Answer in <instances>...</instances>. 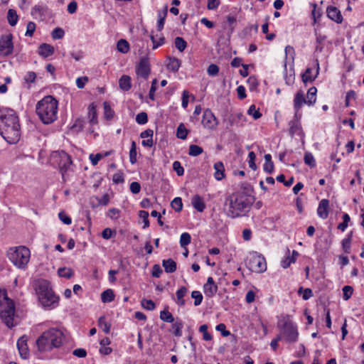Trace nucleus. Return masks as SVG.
<instances>
[{
    "label": "nucleus",
    "instance_id": "1",
    "mask_svg": "<svg viewBox=\"0 0 364 364\" xmlns=\"http://www.w3.org/2000/svg\"><path fill=\"white\" fill-rule=\"evenodd\" d=\"M254 203V197L245 191H236L226 197L227 215L232 218L245 216Z\"/></svg>",
    "mask_w": 364,
    "mask_h": 364
},
{
    "label": "nucleus",
    "instance_id": "2",
    "mask_svg": "<svg viewBox=\"0 0 364 364\" xmlns=\"http://www.w3.org/2000/svg\"><path fill=\"white\" fill-rule=\"evenodd\" d=\"M0 134L9 144H16L19 141V120L13 109H0Z\"/></svg>",
    "mask_w": 364,
    "mask_h": 364
},
{
    "label": "nucleus",
    "instance_id": "3",
    "mask_svg": "<svg viewBox=\"0 0 364 364\" xmlns=\"http://www.w3.org/2000/svg\"><path fill=\"white\" fill-rule=\"evenodd\" d=\"M58 101L51 95H47L36 105V113L43 124H50L57 119Z\"/></svg>",
    "mask_w": 364,
    "mask_h": 364
},
{
    "label": "nucleus",
    "instance_id": "4",
    "mask_svg": "<svg viewBox=\"0 0 364 364\" xmlns=\"http://www.w3.org/2000/svg\"><path fill=\"white\" fill-rule=\"evenodd\" d=\"M63 333L55 328L44 331L36 341L38 350L41 352L50 351L54 348H59L63 343Z\"/></svg>",
    "mask_w": 364,
    "mask_h": 364
},
{
    "label": "nucleus",
    "instance_id": "5",
    "mask_svg": "<svg viewBox=\"0 0 364 364\" xmlns=\"http://www.w3.org/2000/svg\"><path fill=\"white\" fill-rule=\"evenodd\" d=\"M1 296L3 300H0V317L6 326L11 328L17 324L14 321L15 304L13 300L8 297L6 290L0 291V297Z\"/></svg>",
    "mask_w": 364,
    "mask_h": 364
},
{
    "label": "nucleus",
    "instance_id": "6",
    "mask_svg": "<svg viewBox=\"0 0 364 364\" xmlns=\"http://www.w3.org/2000/svg\"><path fill=\"white\" fill-rule=\"evenodd\" d=\"M7 257L14 266L23 269L30 260L31 252L25 246L14 247L8 250Z\"/></svg>",
    "mask_w": 364,
    "mask_h": 364
},
{
    "label": "nucleus",
    "instance_id": "7",
    "mask_svg": "<svg viewBox=\"0 0 364 364\" xmlns=\"http://www.w3.org/2000/svg\"><path fill=\"white\" fill-rule=\"evenodd\" d=\"M277 327L287 343H295L299 336L296 325L290 319H284L278 322Z\"/></svg>",
    "mask_w": 364,
    "mask_h": 364
},
{
    "label": "nucleus",
    "instance_id": "8",
    "mask_svg": "<svg viewBox=\"0 0 364 364\" xmlns=\"http://www.w3.org/2000/svg\"><path fill=\"white\" fill-rule=\"evenodd\" d=\"M245 264L247 267L252 272L262 273L267 270L265 258L256 252L250 253Z\"/></svg>",
    "mask_w": 364,
    "mask_h": 364
},
{
    "label": "nucleus",
    "instance_id": "9",
    "mask_svg": "<svg viewBox=\"0 0 364 364\" xmlns=\"http://www.w3.org/2000/svg\"><path fill=\"white\" fill-rule=\"evenodd\" d=\"M223 124L226 130L242 127L246 122V117L241 112L226 113L223 115Z\"/></svg>",
    "mask_w": 364,
    "mask_h": 364
},
{
    "label": "nucleus",
    "instance_id": "10",
    "mask_svg": "<svg viewBox=\"0 0 364 364\" xmlns=\"http://www.w3.org/2000/svg\"><path fill=\"white\" fill-rule=\"evenodd\" d=\"M53 159L58 164L62 176L64 177L65 173L68 171L72 164L70 156L64 151H57L53 154Z\"/></svg>",
    "mask_w": 364,
    "mask_h": 364
},
{
    "label": "nucleus",
    "instance_id": "11",
    "mask_svg": "<svg viewBox=\"0 0 364 364\" xmlns=\"http://www.w3.org/2000/svg\"><path fill=\"white\" fill-rule=\"evenodd\" d=\"M39 299L44 306H50L56 301L57 297L55 296L53 291L50 289H48L46 285L40 284Z\"/></svg>",
    "mask_w": 364,
    "mask_h": 364
},
{
    "label": "nucleus",
    "instance_id": "12",
    "mask_svg": "<svg viewBox=\"0 0 364 364\" xmlns=\"http://www.w3.org/2000/svg\"><path fill=\"white\" fill-rule=\"evenodd\" d=\"M136 73L144 80L148 79L151 73V67L147 56H143L140 58V61L136 67Z\"/></svg>",
    "mask_w": 364,
    "mask_h": 364
},
{
    "label": "nucleus",
    "instance_id": "13",
    "mask_svg": "<svg viewBox=\"0 0 364 364\" xmlns=\"http://www.w3.org/2000/svg\"><path fill=\"white\" fill-rule=\"evenodd\" d=\"M12 35L2 36L0 38V55L8 56L13 52Z\"/></svg>",
    "mask_w": 364,
    "mask_h": 364
},
{
    "label": "nucleus",
    "instance_id": "14",
    "mask_svg": "<svg viewBox=\"0 0 364 364\" xmlns=\"http://www.w3.org/2000/svg\"><path fill=\"white\" fill-rule=\"evenodd\" d=\"M218 122L213 113L208 109L203 112L202 124L204 127L210 129H215Z\"/></svg>",
    "mask_w": 364,
    "mask_h": 364
},
{
    "label": "nucleus",
    "instance_id": "15",
    "mask_svg": "<svg viewBox=\"0 0 364 364\" xmlns=\"http://www.w3.org/2000/svg\"><path fill=\"white\" fill-rule=\"evenodd\" d=\"M27 341L28 338L26 336H21L17 341V348L19 354L23 359H27L30 355Z\"/></svg>",
    "mask_w": 364,
    "mask_h": 364
},
{
    "label": "nucleus",
    "instance_id": "16",
    "mask_svg": "<svg viewBox=\"0 0 364 364\" xmlns=\"http://www.w3.org/2000/svg\"><path fill=\"white\" fill-rule=\"evenodd\" d=\"M289 133L291 136L296 134L301 137V139L303 140L304 137V133L302 130L301 124L298 119H295L294 120H291L289 122Z\"/></svg>",
    "mask_w": 364,
    "mask_h": 364
},
{
    "label": "nucleus",
    "instance_id": "17",
    "mask_svg": "<svg viewBox=\"0 0 364 364\" xmlns=\"http://www.w3.org/2000/svg\"><path fill=\"white\" fill-rule=\"evenodd\" d=\"M328 17L332 21L340 23L343 21V16L338 9L335 6H328L326 9Z\"/></svg>",
    "mask_w": 364,
    "mask_h": 364
},
{
    "label": "nucleus",
    "instance_id": "18",
    "mask_svg": "<svg viewBox=\"0 0 364 364\" xmlns=\"http://www.w3.org/2000/svg\"><path fill=\"white\" fill-rule=\"evenodd\" d=\"M329 210V200L327 199H322L317 209L318 215L322 219H326L328 216Z\"/></svg>",
    "mask_w": 364,
    "mask_h": 364
},
{
    "label": "nucleus",
    "instance_id": "19",
    "mask_svg": "<svg viewBox=\"0 0 364 364\" xmlns=\"http://www.w3.org/2000/svg\"><path fill=\"white\" fill-rule=\"evenodd\" d=\"M316 71L314 75H312V69L310 68H307L305 70V72L301 75V80L304 83H306L308 82H313L316 80L317 77L318 73H319V64L318 63V60H316Z\"/></svg>",
    "mask_w": 364,
    "mask_h": 364
},
{
    "label": "nucleus",
    "instance_id": "20",
    "mask_svg": "<svg viewBox=\"0 0 364 364\" xmlns=\"http://www.w3.org/2000/svg\"><path fill=\"white\" fill-rule=\"evenodd\" d=\"M304 104H306V99L304 97L303 92L300 90L296 92L294 99V108L296 111L295 117H296L297 112Z\"/></svg>",
    "mask_w": 364,
    "mask_h": 364
},
{
    "label": "nucleus",
    "instance_id": "21",
    "mask_svg": "<svg viewBox=\"0 0 364 364\" xmlns=\"http://www.w3.org/2000/svg\"><path fill=\"white\" fill-rule=\"evenodd\" d=\"M54 52L53 46L50 44L42 43L38 47V54L44 58L51 56Z\"/></svg>",
    "mask_w": 364,
    "mask_h": 364
},
{
    "label": "nucleus",
    "instance_id": "22",
    "mask_svg": "<svg viewBox=\"0 0 364 364\" xmlns=\"http://www.w3.org/2000/svg\"><path fill=\"white\" fill-rule=\"evenodd\" d=\"M191 204L198 212H203L205 208V204L201 196L196 194L191 199Z\"/></svg>",
    "mask_w": 364,
    "mask_h": 364
},
{
    "label": "nucleus",
    "instance_id": "23",
    "mask_svg": "<svg viewBox=\"0 0 364 364\" xmlns=\"http://www.w3.org/2000/svg\"><path fill=\"white\" fill-rule=\"evenodd\" d=\"M214 169L215 170V172L214 173V176L216 180L220 181L225 177L224 171H225V167L221 161H218L214 164Z\"/></svg>",
    "mask_w": 364,
    "mask_h": 364
},
{
    "label": "nucleus",
    "instance_id": "24",
    "mask_svg": "<svg viewBox=\"0 0 364 364\" xmlns=\"http://www.w3.org/2000/svg\"><path fill=\"white\" fill-rule=\"evenodd\" d=\"M119 86L124 91L129 90L132 87L131 77L129 75H123L119 80Z\"/></svg>",
    "mask_w": 364,
    "mask_h": 364
},
{
    "label": "nucleus",
    "instance_id": "25",
    "mask_svg": "<svg viewBox=\"0 0 364 364\" xmlns=\"http://www.w3.org/2000/svg\"><path fill=\"white\" fill-rule=\"evenodd\" d=\"M162 265L166 273H173L176 270V262L172 259H164L162 261Z\"/></svg>",
    "mask_w": 364,
    "mask_h": 364
},
{
    "label": "nucleus",
    "instance_id": "26",
    "mask_svg": "<svg viewBox=\"0 0 364 364\" xmlns=\"http://www.w3.org/2000/svg\"><path fill=\"white\" fill-rule=\"evenodd\" d=\"M317 89L316 87H311L309 89L306 95V104L309 106L313 105L316 100Z\"/></svg>",
    "mask_w": 364,
    "mask_h": 364
},
{
    "label": "nucleus",
    "instance_id": "27",
    "mask_svg": "<svg viewBox=\"0 0 364 364\" xmlns=\"http://www.w3.org/2000/svg\"><path fill=\"white\" fill-rule=\"evenodd\" d=\"M101 299L103 303H109L114 299V291L111 289H106L101 294Z\"/></svg>",
    "mask_w": 364,
    "mask_h": 364
},
{
    "label": "nucleus",
    "instance_id": "28",
    "mask_svg": "<svg viewBox=\"0 0 364 364\" xmlns=\"http://www.w3.org/2000/svg\"><path fill=\"white\" fill-rule=\"evenodd\" d=\"M181 66V61L176 58H169L167 68L173 72H177Z\"/></svg>",
    "mask_w": 364,
    "mask_h": 364
},
{
    "label": "nucleus",
    "instance_id": "29",
    "mask_svg": "<svg viewBox=\"0 0 364 364\" xmlns=\"http://www.w3.org/2000/svg\"><path fill=\"white\" fill-rule=\"evenodd\" d=\"M117 50L122 53H127L129 50V44L127 41L120 39L117 44Z\"/></svg>",
    "mask_w": 364,
    "mask_h": 364
},
{
    "label": "nucleus",
    "instance_id": "30",
    "mask_svg": "<svg viewBox=\"0 0 364 364\" xmlns=\"http://www.w3.org/2000/svg\"><path fill=\"white\" fill-rule=\"evenodd\" d=\"M7 19H8L9 23L11 26H14L17 23L18 16L16 14V11L14 9H11L8 11Z\"/></svg>",
    "mask_w": 364,
    "mask_h": 364
},
{
    "label": "nucleus",
    "instance_id": "31",
    "mask_svg": "<svg viewBox=\"0 0 364 364\" xmlns=\"http://www.w3.org/2000/svg\"><path fill=\"white\" fill-rule=\"evenodd\" d=\"M204 293L208 297H212L215 295L218 291V286L216 284L208 285L204 284L203 286Z\"/></svg>",
    "mask_w": 364,
    "mask_h": 364
},
{
    "label": "nucleus",
    "instance_id": "32",
    "mask_svg": "<svg viewBox=\"0 0 364 364\" xmlns=\"http://www.w3.org/2000/svg\"><path fill=\"white\" fill-rule=\"evenodd\" d=\"M160 318L167 323H173L174 321L173 316L168 311L167 308L161 311Z\"/></svg>",
    "mask_w": 364,
    "mask_h": 364
},
{
    "label": "nucleus",
    "instance_id": "33",
    "mask_svg": "<svg viewBox=\"0 0 364 364\" xmlns=\"http://www.w3.org/2000/svg\"><path fill=\"white\" fill-rule=\"evenodd\" d=\"M98 326L102 328L105 333H109L110 332L111 325L105 321V317L104 316L99 318Z\"/></svg>",
    "mask_w": 364,
    "mask_h": 364
},
{
    "label": "nucleus",
    "instance_id": "34",
    "mask_svg": "<svg viewBox=\"0 0 364 364\" xmlns=\"http://www.w3.org/2000/svg\"><path fill=\"white\" fill-rule=\"evenodd\" d=\"M188 134V130L183 124H180L177 128L176 136L181 139H186Z\"/></svg>",
    "mask_w": 364,
    "mask_h": 364
},
{
    "label": "nucleus",
    "instance_id": "35",
    "mask_svg": "<svg viewBox=\"0 0 364 364\" xmlns=\"http://www.w3.org/2000/svg\"><path fill=\"white\" fill-rule=\"evenodd\" d=\"M136 155H137L136 144L135 141H132V144H131V149L129 151V161L132 164H134L136 162V161H137Z\"/></svg>",
    "mask_w": 364,
    "mask_h": 364
},
{
    "label": "nucleus",
    "instance_id": "36",
    "mask_svg": "<svg viewBox=\"0 0 364 364\" xmlns=\"http://www.w3.org/2000/svg\"><path fill=\"white\" fill-rule=\"evenodd\" d=\"M174 43L176 48L180 52H183L187 47V43L182 37H176L174 40Z\"/></svg>",
    "mask_w": 364,
    "mask_h": 364
},
{
    "label": "nucleus",
    "instance_id": "37",
    "mask_svg": "<svg viewBox=\"0 0 364 364\" xmlns=\"http://www.w3.org/2000/svg\"><path fill=\"white\" fill-rule=\"evenodd\" d=\"M203 152V149L202 147L196 145L191 144L189 146L188 154L191 156H197L201 154Z\"/></svg>",
    "mask_w": 364,
    "mask_h": 364
},
{
    "label": "nucleus",
    "instance_id": "38",
    "mask_svg": "<svg viewBox=\"0 0 364 364\" xmlns=\"http://www.w3.org/2000/svg\"><path fill=\"white\" fill-rule=\"evenodd\" d=\"M183 327V324L181 321H177L175 323L173 322L172 328L173 330V333L176 336H181Z\"/></svg>",
    "mask_w": 364,
    "mask_h": 364
},
{
    "label": "nucleus",
    "instance_id": "39",
    "mask_svg": "<svg viewBox=\"0 0 364 364\" xmlns=\"http://www.w3.org/2000/svg\"><path fill=\"white\" fill-rule=\"evenodd\" d=\"M58 274L60 277L70 279L73 275V271L70 268L60 267L58 270Z\"/></svg>",
    "mask_w": 364,
    "mask_h": 364
},
{
    "label": "nucleus",
    "instance_id": "40",
    "mask_svg": "<svg viewBox=\"0 0 364 364\" xmlns=\"http://www.w3.org/2000/svg\"><path fill=\"white\" fill-rule=\"evenodd\" d=\"M288 255L282 260L281 262V266L284 269H287L289 267L292 263H294L296 262V257H290L289 255V250H287Z\"/></svg>",
    "mask_w": 364,
    "mask_h": 364
},
{
    "label": "nucleus",
    "instance_id": "41",
    "mask_svg": "<svg viewBox=\"0 0 364 364\" xmlns=\"http://www.w3.org/2000/svg\"><path fill=\"white\" fill-rule=\"evenodd\" d=\"M171 206L175 211L179 213L182 210L183 203L182 199L180 197L175 198L171 203Z\"/></svg>",
    "mask_w": 364,
    "mask_h": 364
},
{
    "label": "nucleus",
    "instance_id": "42",
    "mask_svg": "<svg viewBox=\"0 0 364 364\" xmlns=\"http://www.w3.org/2000/svg\"><path fill=\"white\" fill-rule=\"evenodd\" d=\"M304 163L310 167L313 168L316 166V161L311 153L306 151L304 154Z\"/></svg>",
    "mask_w": 364,
    "mask_h": 364
},
{
    "label": "nucleus",
    "instance_id": "43",
    "mask_svg": "<svg viewBox=\"0 0 364 364\" xmlns=\"http://www.w3.org/2000/svg\"><path fill=\"white\" fill-rule=\"evenodd\" d=\"M167 13H168V6L166 5L163 9V17H161L160 18H159L158 20V23H157V28H158V31H161L164 28V23H165V18L167 16Z\"/></svg>",
    "mask_w": 364,
    "mask_h": 364
},
{
    "label": "nucleus",
    "instance_id": "44",
    "mask_svg": "<svg viewBox=\"0 0 364 364\" xmlns=\"http://www.w3.org/2000/svg\"><path fill=\"white\" fill-rule=\"evenodd\" d=\"M141 305L143 308L149 311H152L156 308L155 303L151 299H143L141 301Z\"/></svg>",
    "mask_w": 364,
    "mask_h": 364
},
{
    "label": "nucleus",
    "instance_id": "45",
    "mask_svg": "<svg viewBox=\"0 0 364 364\" xmlns=\"http://www.w3.org/2000/svg\"><path fill=\"white\" fill-rule=\"evenodd\" d=\"M191 237L189 233H182L180 237V245L182 247H185L191 243Z\"/></svg>",
    "mask_w": 364,
    "mask_h": 364
},
{
    "label": "nucleus",
    "instance_id": "46",
    "mask_svg": "<svg viewBox=\"0 0 364 364\" xmlns=\"http://www.w3.org/2000/svg\"><path fill=\"white\" fill-rule=\"evenodd\" d=\"M199 331L203 333V339L204 341H211L213 337L208 331V326L206 324L201 325L199 327Z\"/></svg>",
    "mask_w": 364,
    "mask_h": 364
},
{
    "label": "nucleus",
    "instance_id": "47",
    "mask_svg": "<svg viewBox=\"0 0 364 364\" xmlns=\"http://www.w3.org/2000/svg\"><path fill=\"white\" fill-rule=\"evenodd\" d=\"M247 114L249 115H252L255 119H258L261 117L262 114L259 112V109H256V106L255 105H252L248 110Z\"/></svg>",
    "mask_w": 364,
    "mask_h": 364
},
{
    "label": "nucleus",
    "instance_id": "48",
    "mask_svg": "<svg viewBox=\"0 0 364 364\" xmlns=\"http://www.w3.org/2000/svg\"><path fill=\"white\" fill-rule=\"evenodd\" d=\"M301 293L304 300H308L313 296L312 290L309 288L303 289V287H300L298 290V294H301Z\"/></svg>",
    "mask_w": 364,
    "mask_h": 364
},
{
    "label": "nucleus",
    "instance_id": "49",
    "mask_svg": "<svg viewBox=\"0 0 364 364\" xmlns=\"http://www.w3.org/2000/svg\"><path fill=\"white\" fill-rule=\"evenodd\" d=\"M191 297L194 299V305L199 306L203 301V295L199 291H193Z\"/></svg>",
    "mask_w": 364,
    "mask_h": 364
},
{
    "label": "nucleus",
    "instance_id": "50",
    "mask_svg": "<svg viewBox=\"0 0 364 364\" xmlns=\"http://www.w3.org/2000/svg\"><path fill=\"white\" fill-rule=\"evenodd\" d=\"M84 124H85L84 119H80V118L77 119L75 120V123L73 124V125L72 126L71 129L76 132H79L82 130Z\"/></svg>",
    "mask_w": 364,
    "mask_h": 364
},
{
    "label": "nucleus",
    "instance_id": "51",
    "mask_svg": "<svg viewBox=\"0 0 364 364\" xmlns=\"http://www.w3.org/2000/svg\"><path fill=\"white\" fill-rule=\"evenodd\" d=\"M136 122L139 124H144L148 122V115L146 112H141L136 116Z\"/></svg>",
    "mask_w": 364,
    "mask_h": 364
},
{
    "label": "nucleus",
    "instance_id": "52",
    "mask_svg": "<svg viewBox=\"0 0 364 364\" xmlns=\"http://www.w3.org/2000/svg\"><path fill=\"white\" fill-rule=\"evenodd\" d=\"M65 35L64 30L61 28H55L51 33L53 39H61Z\"/></svg>",
    "mask_w": 364,
    "mask_h": 364
},
{
    "label": "nucleus",
    "instance_id": "53",
    "mask_svg": "<svg viewBox=\"0 0 364 364\" xmlns=\"http://www.w3.org/2000/svg\"><path fill=\"white\" fill-rule=\"evenodd\" d=\"M353 289L352 287L350 286H344L343 288V298L344 300H348L352 294H353Z\"/></svg>",
    "mask_w": 364,
    "mask_h": 364
},
{
    "label": "nucleus",
    "instance_id": "54",
    "mask_svg": "<svg viewBox=\"0 0 364 364\" xmlns=\"http://www.w3.org/2000/svg\"><path fill=\"white\" fill-rule=\"evenodd\" d=\"M115 235H116V231L112 230V229H110L109 228L104 229L102 232V237L105 240H109L111 237L115 236Z\"/></svg>",
    "mask_w": 364,
    "mask_h": 364
},
{
    "label": "nucleus",
    "instance_id": "55",
    "mask_svg": "<svg viewBox=\"0 0 364 364\" xmlns=\"http://www.w3.org/2000/svg\"><path fill=\"white\" fill-rule=\"evenodd\" d=\"M105 115L107 119H110L114 116V111L111 109L108 102H104Z\"/></svg>",
    "mask_w": 364,
    "mask_h": 364
},
{
    "label": "nucleus",
    "instance_id": "56",
    "mask_svg": "<svg viewBox=\"0 0 364 364\" xmlns=\"http://www.w3.org/2000/svg\"><path fill=\"white\" fill-rule=\"evenodd\" d=\"M140 218L143 219L144 226L143 228H146L149 226V213L145 210H140L139 213Z\"/></svg>",
    "mask_w": 364,
    "mask_h": 364
},
{
    "label": "nucleus",
    "instance_id": "57",
    "mask_svg": "<svg viewBox=\"0 0 364 364\" xmlns=\"http://www.w3.org/2000/svg\"><path fill=\"white\" fill-rule=\"evenodd\" d=\"M158 80L157 79H154L151 82V86L149 90V97L151 100H155V92L156 90V85H157Z\"/></svg>",
    "mask_w": 364,
    "mask_h": 364
},
{
    "label": "nucleus",
    "instance_id": "58",
    "mask_svg": "<svg viewBox=\"0 0 364 364\" xmlns=\"http://www.w3.org/2000/svg\"><path fill=\"white\" fill-rule=\"evenodd\" d=\"M350 245L351 242L350 241L349 238H345L342 240V249L345 253L349 254L350 252Z\"/></svg>",
    "mask_w": 364,
    "mask_h": 364
},
{
    "label": "nucleus",
    "instance_id": "59",
    "mask_svg": "<svg viewBox=\"0 0 364 364\" xmlns=\"http://www.w3.org/2000/svg\"><path fill=\"white\" fill-rule=\"evenodd\" d=\"M46 8L40 6V5H36L33 9L31 11L32 15H36V14H38L40 16H42L45 14V12L46 11Z\"/></svg>",
    "mask_w": 364,
    "mask_h": 364
},
{
    "label": "nucleus",
    "instance_id": "60",
    "mask_svg": "<svg viewBox=\"0 0 364 364\" xmlns=\"http://www.w3.org/2000/svg\"><path fill=\"white\" fill-rule=\"evenodd\" d=\"M173 168L176 172L178 176H181L183 175L184 168L179 161H176L173 163Z\"/></svg>",
    "mask_w": 364,
    "mask_h": 364
},
{
    "label": "nucleus",
    "instance_id": "61",
    "mask_svg": "<svg viewBox=\"0 0 364 364\" xmlns=\"http://www.w3.org/2000/svg\"><path fill=\"white\" fill-rule=\"evenodd\" d=\"M36 23L33 21H29L27 23L26 36L31 37L36 30Z\"/></svg>",
    "mask_w": 364,
    "mask_h": 364
},
{
    "label": "nucleus",
    "instance_id": "62",
    "mask_svg": "<svg viewBox=\"0 0 364 364\" xmlns=\"http://www.w3.org/2000/svg\"><path fill=\"white\" fill-rule=\"evenodd\" d=\"M207 73L210 76H215L219 73V67L215 64H210L208 67Z\"/></svg>",
    "mask_w": 364,
    "mask_h": 364
},
{
    "label": "nucleus",
    "instance_id": "63",
    "mask_svg": "<svg viewBox=\"0 0 364 364\" xmlns=\"http://www.w3.org/2000/svg\"><path fill=\"white\" fill-rule=\"evenodd\" d=\"M215 329L221 332L223 336L226 337L230 335V332L226 329L224 323H219L216 326Z\"/></svg>",
    "mask_w": 364,
    "mask_h": 364
},
{
    "label": "nucleus",
    "instance_id": "64",
    "mask_svg": "<svg viewBox=\"0 0 364 364\" xmlns=\"http://www.w3.org/2000/svg\"><path fill=\"white\" fill-rule=\"evenodd\" d=\"M248 157H249V166L250 168H252V170H256L257 169V166L255 163V159H256V155L253 152V151H250L248 154Z\"/></svg>",
    "mask_w": 364,
    "mask_h": 364
}]
</instances>
